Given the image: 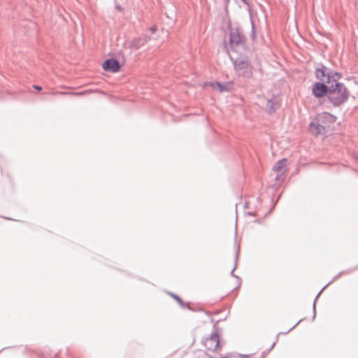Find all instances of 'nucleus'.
I'll list each match as a JSON object with an SVG mask.
<instances>
[{"label":"nucleus","instance_id":"obj_8","mask_svg":"<svg viewBox=\"0 0 358 358\" xmlns=\"http://www.w3.org/2000/svg\"><path fill=\"white\" fill-rule=\"evenodd\" d=\"M102 67L106 71L115 73L120 70V65L117 59H108L103 62Z\"/></svg>","mask_w":358,"mask_h":358},{"label":"nucleus","instance_id":"obj_3","mask_svg":"<svg viewBox=\"0 0 358 358\" xmlns=\"http://www.w3.org/2000/svg\"><path fill=\"white\" fill-rule=\"evenodd\" d=\"M234 69L239 76L249 78L252 76V66L248 57H238L234 61Z\"/></svg>","mask_w":358,"mask_h":358},{"label":"nucleus","instance_id":"obj_16","mask_svg":"<svg viewBox=\"0 0 358 358\" xmlns=\"http://www.w3.org/2000/svg\"><path fill=\"white\" fill-rule=\"evenodd\" d=\"M237 259H238V252H236V259H235L236 262H237ZM236 264H235V266H234V268H233V270L231 271V275L232 276H234V278H238V276H236V275H235L234 274V270L236 269Z\"/></svg>","mask_w":358,"mask_h":358},{"label":"nucleus","instance_id":"obj_21","mask_svg":"<svg viewBox=\"0 0 358 358\" xmlns=\"http://www.w3.org/2000/svg\"><path fill=\"white\" fill-rule=\"evenodd\" d=\"M254 29H255V28H254V24H253V23H252V34H254V32H255Z\"/></svg>","mask_w":358,"mask_h":358},{"label":"nucleus","instance_id":"obj_24","mask_svg":"<svg viewBox=\"0 0 358 358\" xmlns=\"http://www.w3.org/2000/svg\"><path fill=\"white\" fill-rule=\"evenodd\" d=\"M61 94H67V93H66V92H62Z\"/></svg>","mask_w":358,"mask_h":358},{"label":"nucleus","instance_id":"obj_14","mask_svg":"<svg viewBox=\"0 0 358 358\" xmlns=\"http://www.w3.org/2000/svg\"><path fill=\"white\" fill-rule=\"evenodd\" d=\"M343 273V272H341L340 273H338L337 275H336L333 280L329 282L327 285H326L322 289L321 291L318 293V294L316 296L315 299V301H314V303H313V317L315 318V315H316V311H315V303H316V301L317 300V299L319 298L320 295L321 294V293L322 292V291L329 285L331 284L332 282H334V280H337L342 274Z\"/></svg>","mask_w":358,"mask_h":358},{"label":"nucleus","instance_id":"obj_15","mask_svg":"<svg viewBox=\"0 0 358 358\" xmlns=\"http://www.w3.org/2000/svg\"><path fill=\"white\" fill-rule=\"evenodd\" d=\"M171 295L172 296L173 298H174L178 301V303L180 304V306L182 308L188 307V304H186L185 302H183L182 300L181 299V298H180L178 296H177L174 294H171Z\"/></svg>","mask_w":358,"mask_h":358},{"label":"nucleus","instance_id":"obj_25","mask_svg":"<svg viewBox=\"0 0 358 358\" xmlns=\"http://www.w3.org/2000/svg\"><path fill=\"white\" fill-rule=\"evenodd\" d=\"M357 161H358V157H357Z\"/></svg>","mask_w":358,"mask_h":358},{"label":"nucleus","instance_id":"obj_12","mask_svg":"<svg viewBox=\"0 0 358 358\" xmlns=\"http://www.w3.org/2000/svg\"><path fill=\"white\" fill-rule=\"evenodd\" d=\"M211 85L213 87H216L219 90L220 92H225V91H229L231 89L232 83H221L219 82H215L211 83Z\"/></svg>","mask_w":358,"mask_h":358},{"label":"nucleus","instance_id":"obj_10","mask_svg":"<svg viewBox=\"0 0 358 358\" xmlns=\"http://www.w3.org/2000/svg\"><path fill=\"white\" fill-rule=\"evenodd\" d=\"M310 131L315 135H323L326 133V129L324 126L320 124L315 120V122H313L310 123L309 125Z\"/></svg>","mask_w":358,"mask_h":358},{"label":"nucleus","instance_id":"obj_19","mask_svg":"<svg viewBox=\"0 0 358 358\" xmlns=\"http://www.w3.org/2000/svg\"><path fill=\"white\" fill-rule=\"evenodd\" d=\"M157 29L155 27H150V31L152 33V34H155V31H156Z\"/></svg>","mask_w":358,"mask_h":358},{"label":"nucleus","instance_id":"obj_5","mask_svg":"<svg viewBox=\"0 0 358 358\" xmlns=\"http://www.w3.org/2000/svg\"><path fill=\"white\" fill-rule=\"evenodd\" d=\"M327 83L317 82L313 85L312 92L313 94L317 98H322L327 95L328 97L329 85Z\"/></svg>","mask_w":358,"mask_h":358},{"label":"nucleus","instance_id":"obj_6","mask_svg":"<svg viewBox=\"0 0 358 358\" xmlns=\"http://www.w3.org/2000/svg\"><path fill=\"white\" fill-rule=\"evenodd\" d=\"M336 119L334 115L327 112L321 113L316 117V120L324 125L325 129L327 127H329L331 124L334 123Z\"/></svg>","mask_w":358,"mask_h":358},{"label":"nucleus","instance_id":"obj_18","mask_svg":"<svg viewBox=\"0 0 358 358\" xmlns=\"http://www.w3.org/2000/svg\"><path fill=\"white\" fill-rule=\"evenodd\" d=\"M242 2L245 4L246 6H250V3H249V1L250 0H241Z\"/></svg>","mask_w":358,"mask_h":358},{"label":"nucleus","instance_id":"obj_11","mask_svg":"<svg viewBox=\"0 0 358 358\" xmlns=\"http://www.w3.org/2000/svg\"><path fill=\"white\" fill-rule=\"evenodd\" d=\"M287 159H282L279 160L273 167V171L275 172H281L284 173L286 171Z\"/></svg>","mask_w":358,"mask_h":358},{"label":"nucleus","instance_id":"obj_7","mask_svg":"<svg viewBox=\"0 0 358 358\" xmlns=\"http://www.w3.org/2000/svg\"><path fill=\"white\" fill-rule=\"evenodd\" d=\"M230 45L233 50L241 46L243 43V36L238 30L231 31L230 33Z\"/></svg>","mask_w":358,"mask_h":358},{"label":"nucleus","instance_id":"obj_1","mask_svg":"<svg viewBox=\"0 0 358 358\" xmlns=\"http://www.w3.org/2000/svg\"><path fill=\"white\" fill-rule=\"evenodd\" d=\"M350 92L346 86L338 81L329 84L328 100L334 107H339L349 99Z\"/></svg>","mask_w":358,"mask_h":358},{"label":"nucleus","instance_id":"obj_23","mask_svg":"<svg viewBox=\"0 0 358 358\" xmlns=\"http://www.w3.org/2000/svg\"><path fill=\"white\" fill-rule=\"evenodd\" d=\"M295 327H296V325H294L293 327L290 328V329L289 330V331H291V330H292Z\"/></svg>","mask_w":358,"mask_h":358},{"label":"nucleus","instance_id":"obj_17","mask_svg":"<svg viewBox=\"0 0 358 358\" xmlns=\"http://www.w3.org/2000/svg\"><path fill=\"white\" fill-rule=\"evenodd\" d=\"M87 91H85V92H73L72 93L73 95H84V94H87Z\"/></svg>","mask_w":358,"mask_h":358},{"label":"nucleus","instance_id":"obj_13","mask_svg":"<svg viewBox=\"0 0 358 358\" xmlns=\"http://www.w3.org/2000/svg\"><path fill=\"white\" fill-rule=\"evenodd\" d=\"M278 103L273 99H268L266 103V112L269 114L273 113L278 108Z\"/></svg>","mask_w":358,"mask_h":358},{"label":"nucleus","instance_id":"obj_9","mask_svg":"<svg viewBox=\"0 0 358 358\" xmlns=\"http://www.w3.org/2000/svg\"><path fill=\"white\" fill-rule=\"evenodd\" d=\"M150 37L147 35H143L142 36L134 38L130 43V47L138 50L142 48L146 43L149 41Z\"/></svg>","mask_w":358,"mask_h":358},{"label":"nucleus","instance_id":"obj_2","mask_svg":"<svg viewBox=\"0 0 358 358\" xmlns=\"http://www.w3.org/2000/svg\"><path fill=\"white\" fill-rule=\"evenodd\" d=\"M315 73L317 79L320 80L321 83L327 84L336 82L342 78L341 73L334 71L324 65H320V67L316 68Z\"/></svg>","mask_w":358,"mask_h":358},{"label":"nucleus","instance_id":"obj_22","mask_svg":"<svg viewBox=\"0 0 358 358\" xmlns=\"http://www.w3.org/2000/svg\"><path fill=\"white\" fill-rule=\"evenodd\" d=\"M279 178H280V176H277L275 179L278 180H279Z\"/></svg>","mask_w":358,"mask_h":358},{"label":"nucleus","instance_id":"obj_20","mask_svg":"<svg viewBox=\"0 0 358 358\" xmlns=\"http://www.w3.org/2000/svg\"><path fill=\"white\" fill-rule=\"evenodd\" d=\"M34 87L37 90H41L42 89L41 87L38 85H34Z\"/></svg>","mask_w":358,"mask_h":358},{"label":"nucleus","instance_id":"obj_4","mask_svg":"<svg viewBox=\"0 0 358 358\" xmlns=\"http://www.w3.org/2000/svg\"><path fill=\"white\" fill-rule=\"evenodd\" d=\"M203 344L206 348L210 352H218L222 348V344L220 342L218 334L213 332L210 336L203 341Z\"/></svg>","mask_w":358,"mask_h":358}]
</instances>
